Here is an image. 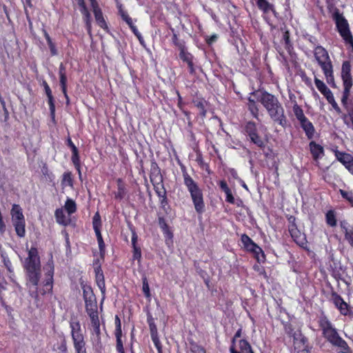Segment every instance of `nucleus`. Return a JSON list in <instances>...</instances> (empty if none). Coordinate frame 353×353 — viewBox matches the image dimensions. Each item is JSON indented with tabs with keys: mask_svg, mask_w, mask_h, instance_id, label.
<instances>
[{
	"mask_svg": "<svg viewBox=\"0 0 353 353\" xmlns=\"http://www.w3.org/2000/svg\"><path fill=\"white\" fill-rule=\"evenodd\" d=\"M26 280L34 289L32 296L35 300H39V296L51 294L53 289L54 263L52 254L46 264L43 266L44 277L40 281L41 276V259L37 247L32 246L28 251V256L23 262Z\"/></svg>",
	"mask_w": 353,
	"mask_h": 353,
	"instance_id": "f257e3e1",
	"label": "nucleus"
},
{
	"mask_svg": "<svg viewBox=\"0 0 353 353\" xmlns=\"http://www.w3.org/2000/svg\"><path fill=\"white\" fill-rule=\"evenodd\" d=\"M260 101L268 110L272 119L285 127L287 124V121L284 116L283 109L277 99L273 94L263 92L261 94Z\"/></svg>",
	"mask_w": 353,
	"mask_h": 353,
	"instance_id": "f03ea898",
	"label": "nucleus"
},
{
	"mask_svg": "<svg viewBox=\"0 0 353 353\" xmlns=\"http://www.w3.org/2000/svg\"><path fill=\"white\" fill-rule=\"evenodd\" d=\"M190 194L195 212L198 215H202L205 212L203 190L196 181L184 185Z\"/></svg>",
	"mask_w": 353,
	"mask_h": 353,
	"instance_id": "7ed1b4c3",
	"label": "nucleus"
},
{
	"mask_svg": "<svg viewBox=\"0 0 353 353\" xmlns=\"http://www.w3.org/2000/svg\"><path fill=\"white\" fill-rule=\"evenodd\" d=\"M319 323L323 330V335L328 341L335 346L346 349V342L339 336L336 330L332 326L331 323L326 317L321 318Z\"/></svg>",
	"mask_w": 353,
	"mask_h": 353,
	"instance_id": "20e7f679",
	"label": "nucleus"
},
{
	"mask_svg": "<svg viewBox=\"0 0 353 353\" xmlns=\"http://www.w3.org/2000/svg\"><path fill=\"white\" fill-rule=\"evenodd\" d=\"M314 55L316 61L324 72L327 83L334 84L332 66L327 51L321 46H318L315 48Z\"/></svg>",
	"mask_w": 353,
	"mask_h": 353,
	"instance_id": "39448f33",
	"label": "nucleus"
},
{
	"mask_svg": "<svg viewBox=\"0 0 353 353\" xmlns=\"http://www.w3.org/2000/svg\"><path fill=\"white\" fill-rule=\"evenodd\" d=\"M12 225L17 236L23 238L26 236V220L23 210L19 204H13L10 211Z\"/></svg>",
	"mask_w": 353,
	"mask_h": 353,
	"instance_id": "423d86ee",
	"label": "nucleus"
},
{
	"mask_svg": "<svg viewBox=\"0 0 353 353\" xmlns=\"http://www.w3.org/2000/svg\"><path fill=\"white\" fill-rule=\"evenodd\" d=\"M241 241L244 250L252 254L253 257L257 261V262L261 263L265 261V255L262 248L254 243L248 234H241Z\"/></svg>",
	"mask_w": 353,
	"mask_h": 353,
	"instance_id": "0eeeda50",
	"label": "nucleus"
},
{
	"mask_svg": "<svg viewBox=\"0 0 353 353\" xmlns=\"http://www.w3.org/2000/svg\"><path fill=\"white\" fill-rule=\"evenodd\" d=\"M243 132L247 138V140L254 144L259 149L264 150L265 143L259 136L256 125L253 121L247 122L243 130Z\"/></svg>",
	"mask_w": 353,
	"mask_h": 353,
	"instance_id": "6e6552de",
	"label": "nucleus"
},
{
	"mask_svg": "<svg viewBox=\"0 0 353 353\" xmlns=\"http://www.w3.org/2000/svg\"><path fill=\"white\" fill-rule=\"evenodd\" d=\"M290 337L293 339L294 353L310 352V347L307 344V339L299 329L294 331L292 330L290 332Z\"/></svg>",
	"mask_w": 353,
	"mask_h": 353,
	"instance_id": "1a4fd4ad",
	"label": "nucleus"
},
{
	"mask_svg": "<svg viewBox=\"0 0 353 353\" xmlns=\"http://www.w3.org/2000/svg\"><path fill=\"white\" fill-rule=\"evenodd\" d=\"M118 12L122 20L126 23L131 31L138 39L139 43L142 46H145V41L141 32L138 30L137 27L134 25V20L130 17L127 11L124 10L121 3L117 4Z\"/></svg>",
	"mask_w": 353,
	"mask_h": 353,
	"instance_id": "9d476101",
	"label": "nucleus"
},
{
	"mask_svg": "<svg viewBox=\"0 0 353 353\" xmlns=\"http://www.w3.org/2000/svg\"><path fill=\"white\" fill-rule=\"evenodd\" d=\"M82 290L86 312L97 310V299L91 286L83 285Z\"/></svg>",
	"mask_w": 353,
	"mask_h": 353,
	"instance_id": "9b49d317",
	"label": "nucleus"
},
{
	"mask_svg": "<svg viewBox=\"0 0 353 353\" xmlns=\"http://www.w3.org/2000/svg\"><path fill=\"white\" fill-rule=\"evenodd\" d=\"M336 26L343 39L353 48V38L350 32L347 21L341 17L336 18Z\"/></svg>",
	"mask_w": 353,
	"mask_h": 353,
	"instance_id": "f8f14e48",
	"label": "nucleus"
},
{
	"mask_svg": "<svg viewBox=\"0 0 353 353\" xmlns=\"http://www.w3.org/2000/svg\"><path fill=\"white\" fill-rule=\"evenodd\" d=\"M147 323L149 326L150 332L152 341L156 347V348L158 350L159 352L161 351V344L159 340V334H158V330L157 325L154 322V319L152 317L151 314H148L147 315Z\"/></svg>",
	"mask_w": 353,
	"mask_h": 353,
	"instance_id": "ddd939ff",
	"label": "nucleus"
},
{
	"mask_svg": "<svg viewBox=\"0 0 353 353\" xmlns=\"http://www.w3.org/2000/svg\"><path fill=\"white\" fill-rule=\"evenodd\" d=\"M283 32V37L281 41V46L275 43V48L278 52L277 58L283 63L285 65H287V56L285 51L287 50V30L281 28Z\"/></svg>",
	"mask_w": 353,
	"mask_h": 353,
	"instance_id": "4468645a",
	"label": "nucleus"
},
{
	"mask_svg": "<svg viewBox=\"0 0 353 353\" xmlns=\"http://www.w3.org/2000/svg\"><path fill=\"white\" fill-rule=\"evenodd\" d=\"M42 86L43 87L45 93L48 97V103L49 105L50 116L53 121L55 119V104L54 97L52 93V90L46 80H43L42 82Z\"/></svg>",
	"mask_w": 353,
	"mask_h": 353,
	"instance_id": "2eb2a0df",
	"label": "nucleus"
},
{
	"mask_svg": "<svg viewBox=\"0 0 353 353\" xmlns=\"http://www.w3.org/2000/svg\"><path fill=\"white\" fill-rule=\"evenodd\" d=\"M72 340L76 353H87L86 341L84 335L72 334Z\"/></svg>",
	"mask_w": 353,
	"mask_h": 353,
	"instance_id": "dca6fc26",
	"label": "nucleus"
},
{
	"mask_svg": "<svg viewBox=\"0 0 353 353\" xmlns=\"http://www.w3.org/2000/svg\"><path fill=\"white\" fill-rule=\"evenodd\" d=\"M132 232V260L140 262L141 259V250L137 245L138 235L134 228H131Z\"/></svg>",
	"mask_w": 353,
	"mask_h": 353,
	"instance_id": "f3484780",
	"label": "nucleus"
},
{
	"mask_svg": "<svg viewBox=\"0 0 353 353\" xmlns=\"http://www.w3.org/2000/svg\"><path fill=\"white\" fill-rule=\"evenodd\" d=\"M192 103L198 109L199 112V116L202 119L206 117L207 110L206 106L208 105L207 101L202 97L196 96L192 99Z\"/></svg>",
	"mask_w": 353,
	"mask_h": 353,
	"instance_id": "a211bd4d",
	"label": "nucleus"
},
{
	"mask_svg": "<svg viewBox=\"0 0 353 353\" xmlns=\"http://www.w3.org/2000/svg\"><path fill=\"white\" fill-rule=\"evenodd\" d=\"M71 161L78 172L79 179H81L82 174H81V158L79 154V151L77 147L75 145L72 147L71 149Z\"/></svg>",
	"mask_w": 353,
	"mask_h": 353,
	"instance_id": "6ab92c4d",
	"label": "nucleus"
},
{
	"mask_svg": "<svg viewBox=\"0 0 353 353\" xmlns=\"http://www.w3.org/2000/svg\"><path fill=\"white\" fill-rule=\"evenodd\" d=\"M163 176L161 174V170L159 165L154 159L151 161L150 170V182L159 181L160 183L163 181Z\"/></svg>",
	"mask_w": 353,
	"mask_h": 353,
	"instance_id": "aec40b11",
	"label": "nucleus"
},
{
	"mask_svg": "<svg viewBox=\"0 0 353 353\" xmlns=\"http://www.w3.org/2000/svg\"><path fill=\"white\" fill-rule=\"evenodd\" d=\"M341 77L343 81L344 86L352 85V79L350 74V64L347 61H345L343 63Z\"/></svg>",
	"mask_w": 353,
	"mask_h": 353,
	"instance_id": "412c9836",
	"label": "nucleus"
},
{
	"mask_svg": "<svg viewBox=\"0 0 353 353\" xmlns=\"http://www.w3.org/2000/svg\"><path fill=\"white\" fill-rule=\"evenodd\" d=\"M92 226L97 236V242L103 241L101 232V219L99 212H97L92 218Z\"/></svg>",
	"mask_w": 353,
	"mask_h": 353,
	"instance_id": "4be33fe9",
	"label": "nucleus"
},
{
	"mask_svg": "<svg viewBox=\"0 0 353 353\" xmlns=\"http://www.w3.org/2000/svg\"><path fill=\"white\" fill-rule=\"evenodd\" d=\"M219 186L221 191H223L225 194V201L230 204H234L235 199L227 182L225 180H221L219 182Z\"/></svg>",
	"mask_w": 353,
	"mask_h": 353,
	"instance_id": "5701e85b",
	"label": "nucleus"
},
{
	"mask_svg": "<svg viewBox=\"0 0 353 353\" xmlns=\"http://www.w3.org/2000/svg\"><path fill=\"white\" fill-rule=\"evenodd\" d=\"M54 217L58 224L68 226L71 223V219L67 218L64 214L63 209L62 208H57L54 212Z\"/></svg>",
	"mask_w": 353,
	"mask_h": 353,
	"instance_id": "b1692460",
	"label": "nucleus"
},
{
	"mask_svg": "<svg viewBox=\"0 0 353 353\" xmlns=\"http://www.w3.org/2000/svg\"><path fill=\"white\" fill-rule=\"evenodd\" d=\"M54 217L58 224L68 226L71 223V219L67 218L64 214L63 209L62 208H57L54 212Z\"/></svg>",
	"mask_w": 353,
	"mask_h": 353,
	"instance_id": "393cba45",
	"label": "nucleus"
},
{
	"mask_svg": "<svg viewBox=\"0 0 353 353\" xmlns=\"http://www.w3.org/2000/svg\"><path fill=\"white\" fill-rule=\"evenodd\" d=\"M116 181L117 185V191L114 192V197L116 200L121 201L123 199L127 192L125 185L123 179L121 178H118Z\"/></svg>",
	"mask_w": 353,
	"mask_h": 353,
	"instance_id": "a878e982",
	"label": "nucleus"
},
{
	"mask_svg": "<svg viewBox=\"0 0 353 353\" xmlns=\"http://www.w3.org/2000/svg\"><path fill=\"white\" fill-rule=\"evenodd\" d=\"M340 225L345 233V239L353 247V228L348 227L347 223L345 221H341Z\"/></svg>",
	"mask_w": 353,
	"mask_h": 353,
	"instance_id": "bb28decb",
	"label": "nucleus"
},
{
	"mask_svg": "<svg viewBox=\"0 0 353 353\" xmlns=\"http://www.w3.org/2000/svg\"><path fill=\"white\" fill-rule=\"evenodd\" d=\"M290 232L292 238L299 245H303L305 243V238L303 234L296 228H291L288 230Z\"/></svg>",
	"mask_w": 353,
	"mask_h": 353,
	"instance_id": "cd10ccee",
	"label": "nucleus"
},
{
	"mask_svg": "<svg viewBox=\"0 0 353 353\" xmlns=\"http://www.w3.org/2000/svg\"><path fill=\"white\" fill-rule=\"evenodd\" d=\"M97 24L105 30H108V24L104 19L101 9L93 12Z\"/></svg>",
	"mask_w": 353,
	"mask_h": 353,
	"instance_id": "c85d7f7f",
	"label": "nucleus"
},
{
	"mask_svg": "<svg viewBox=\"0 0 353 353\" xmlns=\"http://www.w3.org/2000/svg\"><path fill=\"white\" fill-rule=\"evenodd\" d=\"M59 85L63 94L66 100L67 104L69 103L70 99L68 94V78L67 74L59 75Z\"/></svg>",
	"mask_w": 353,
	"mask_h": 353,
	"instance_id": "c756f323",
	"label": "nucleus"
},
{
	"mask_svg": "<svg viewBox=\"0 0 353 353\" xmlns=\"http://www.w3.org/2000/svg\"><path fill=\"white\" fill-rule=\"evenodd\" d=\"M310 148L315 160L318 159L323 154V148L314 141L310 142Z\"/></svg>",
	"mask_w": 353,
	"mask_h": 353,
	"instance_id": "7c9ffc66",
	"label": "nucleus"
},
{
	"mask_svg": "<svg viewBox=\"0 0 353 353\" xmlns=\"http://www.w3.org/2000/svg\"><path fill=\"white\" fill-rule=\"evenodd\" d=\"M61 185L63 187L68 186L71 188L74 187V179L70 171L65 172L62 175Z\"/></svg>",
	"mask_w": 353,
	"mask_h": 353,
	"instance_id": "2f4dec72",
	"label": "nucleus"
},
{
	"mask_svg": "<svg viewBox=\"0 0 353 353\" xmlns=\"http://www.w3.org/2000/svg\"><path fill=\"white\" fill-rule=\"evenodd\" d=\"M158 223L163 233L168 237L172 238V232L170 231L169 226L168 223H166L165 219L163 216H159L158 218Z\"/></svg>",
	"mask_w": 353,
	"mask_h": 353,
	"instance_id": "473e14b6",
	"label": "nucleus"
},
{
	"mask_svg": "<svg viewBox=\"0 0 353 353\" xmlns=\"http://www.w3.org/2000/svg\"><path fill=\"white\" fill-rule=\"evenodd\" d=\"M64 209L69 216L75 213L77 210L76 202L73 199L68 198L65 202Z\"/></svg>",
	"mask_w": 353,
	"mask_h": 353,
	"instance_id": "72a5a7b5",
	"label": "nucleus"
},
{
	"mask_svg": "<svg viewBox=\"0 0 353 353\" xmlns=\"http://www.w3.org/2000/svg\"><path fill=\"white\" fill-rule=\"evenodd\" d=\"M196 161L197 162L198 165L202 170L206 171L209 174H211L210 165L208 163H205L204 161L203 155L201 152H198L196 154Z\"/></svg>",
	"mask_w": 353,
	"mask_h": 353,
	"instance_id": "f704fd0d",
	"label": "nucleus"
},
{
	"mask_svg": "<svg viewBox=\"0 0 353 353\" xmlns=\"http://www.w3.org/2000/svg\"><path fill=\"white\" fill-rule=\"evenodd\" d=\"M335 154H336V157L337 159L340 162H341L345 166V168L348 165V164L353 159V157H351L348 154L342 153V152H336Z\"/></svg>",
	"mask_w": 353,
	"mask_h": 353,
	"instance_id": "c9c22d12",
	"label": "nucleus"
},
{
	"mask_svg": "<svg viewBox=\"0 0 353 353\" xmlns=\"http://www.w3.org/2000/svg\"><path fill=\"white\" fill-rule=\"evenodd\" d=\"M248 108L252 115L258 119L259 108L256 102L250 98L248 99Z\"/></svg>",
	"mask_w": 353,
	"mask_h": 353,
	"instance_id": "e433bc0d",
	"label": "nucleus"
},
{
	"mask_svg": "<svg viewBox=\"0 0 353 353\" xmlns=\"http://www.w3.org/2000/svg\"><path fill=\"white\" fill-rule=\"evenodd\" d=\"M314 82H315V85H316V88H318V90L325 97L327 96L328 94H330L332 92L330 91V90L326 86V85L323 81L319 80V79L315 78Z\"/></svg>",
	"mask_w": 353,
	"mask_h": 353,
	"instance_id": "4c0bfd02",
	"label": "nucleus"
},
{
	"mask_svg": "<svg viewBox=\"0 0 353 353\" xmlns=\"http://www.w3.org/2000/svg\"><path fill=\"white\" fill-rule=\"evenodd\" d=\"M179 50V58L185 63L194 59V56L188 51L186 46L181 48Z\"/></svg>",
	"mask_w": 353,
	"mask_h": 353,
	"instance_id": "58836bf2",
	"label": "nucleus"
},
{
	"mask_svg": "<svg viewBox=\"0 0 353 353\" xmlns=\"http://www.w3.org/2000/svg\"><path fill=\"white\" fill-rule=\"evenodd\" d=\"M70 327L71 329V337L74 335H83L81 332V324L79 321L70 322Z\"/></svg>",
	"mask_w": 353,
	"mask_h": 353,
	"instance_id": "ea45409f",
	"label": "nucleus"
},
{
	"mask_svg": "<svg viewBox=\"0 0 353 353\" xmlns=\"http://www.w3.org/2000/svg\"><path fill=\"white\" fill-rule=\"evenodd\" d=\"M95 280L97 286L101 290V292L103 295L105 294V283L103 274H99V275L95 276Z\"/></svg>",
	"mask_w": 353,
	"mask_h": 353,
	"instance_id": "a19ab883",
	"label": "nucleus"
},
{
	"mask_svg": "<svg viewBox=\"0 0 353 353\" xmlns=\"http://www.w3.org/2000/svg\"><path fill=\"white\" fill-rule=\"evenodd\" d=\"M239 347L241 353H248L252 351L251 345L246 339H241L239 341Z\"/></svg>",
	"mask_w": 353,
	"mask_h": 353,
	"instance_id": "79ce46f5",
	"label": "nucleus"
},
{
	"mask_svg": "<svg viewBox=\"0 0 353 353\" xmlns=\"http://www.w3.org/2000/svg\"><path fill=\"white\" fill-rule=\"evenodd\" d=\"M190 351L193 353H206L205 349L194 341H189Z\"/></svg>",
	"mask_w": 353,
	"mask_h": 353,
	"instance_id": "37998d69",
	"label": "nucleus"
},
{
	"mask_svg": "<svg viewBox=\"0 0 353 353\" xmlns=\"http://www.w3.org/2000/svg\"><path fill=\"white\" fill-rule=\"evenodd\" d=\"M171 31L173 32L172 37V43L178 48V49H181V48H183L185 46V43L183 40H179L178 37V34L174 32V28H171Z\"/></svg>",
	"mask_w": 353,
	"mask_h": 353,
	"instance_id": "c03bdc74",
	"label": "nucleus"
},
{
	"mask_svg": "<svg viewBox=\"0 0 353 353\" xmlns=\"http://www.w3.org/2000/svg\"><path fill=\"white\" fill-rule=\"evenodd\" d=\"M88 315L90 318L91 325L92 327L100 326V321L99 319L98 311H92L90 312H87Z\"/></svg>",
	"mask_w": 353,
	"mask_h": 353,
	"instance_id": "a18cd8bd",
	"label": "nucleus"
},
{
	"mask_svg": "<svg viewBox=\"0 0 353 353\" xmlns=\"http://www.w3.org/2000/svg\"><path fill=\"white\" fill-rule=\"evenodd\" d=\"M256 3L258 8L264 12L272 10V5L267 0H256Z\"/></svg>",
	"mask_w": 353,
	"mask_h": 353,
	"instance_id": "49530a36",
	"label": "nucleus"
},
{
	"mask_svg": "<svg viewBox=\"0 0 353 353\" xmlns=\"http://www.w3.org/2000/svg\"><path fill=\"white\" fill-rule=\"evenodd\" d=\"M179 165L182 172L183 184L185 185L192 181H194L193 178L188 174L186 167L181 163H179Z\"/></svg>",
	"mask_w": 353,
	"mask_h": 353,
	"instance_id": "de8ad7c7",
	"label": "nucleus"
},
{
	"mask_svg": "<svg viewBox=\"0 0 353 353\" xmlns=\"http://www.w3.org/2000/svg\"><path fill=\"white\" fill-rule=\"evenodd\" d=\"M151 183L152 184V185L154 187V190L155 193L157 194V196H159V194H160V193L163 194V192H166V190H165L164 184H163V181H161V183H160V182H159V181H155L154 182H151Z\"/></svg>",
	"mask_w": 353,
	"mask_h": 353,
	"instance_id": "09e8293b",
	"label": "nucleus"
},
{
	"mask_svg": "<svg viewBox=\"0 0 353 353\" xmlns=\"http://www.w3.org/2000/svg\"><path fill=\"white\" fill-rule=\"evenodd\" d=\"M116 337V350L119 352H124L123 343L122 341V332L114 333Z\"/></svg>",
	"mask_w": 353,
	"mask_h": 353,
	"instance_id": "8fccbe9b",
	"label": "nucleus"
},
{
	"mask_svg": "<svg viewBox=\"0 0 353 353\" xmlns=\"http://www.w3.org/2000/svg\"><path fill=\"white\" fill-rule=\"evenodd\" d=\"M326 222L327 223L332 226L334 227L336 225V220L335 218V214L334 211L329 210L326 214Z\"/></svg>",
	"mask_w": 353,
	"mask_h": 353,
	"instance_id": "3c124183",
	"label": "nucleus"
},
{
	"mask_svg": "<svg viewBox=\"0 0 353 353\" xmlns=\"http://www.w3.org/2000/svg\"><path fill=\"white\" fill-rule=\"evenodd\" d=\"M1 256L2 258L3 263L5 265V267L6 268V269L8 270V271L10 272H12V262L10 260V259L8 258V256L6 255V253H3V252H2L1 254Z\"/></svg>",
	"mask_w": 353,
	"mask_h": 353,
	"instance_id": "603ef678",
	"label": "nucleus"
},
{
	"mask_svg": "<svg viewBox=\"0 0 353 353\" xmlns=\"http://www.w3.org/2000/svg\"><path fill=\"white\" fill-rule=\"evenodd\" d=\"M293 112L295 117L299 121H301L305 118L303 110L297 104L294 105Z\"/></svg>",
	"mask_w": 353,
	"mask_h": 353,
	"instance_id": "864d4df0",
	"label": "nucleus"
},
{
	"mask_svg": "<svg viewBox=\"0 0 353 353\" xmlns=\"http://www.w3.org/2000/svg\"><path fill=\"white\" fill-rule=\"evenodd\" d=\"M83 19L88 33L91 35V34H92V23H91L90 13H88V14L83 16Z\"/></svg>",
	"mask_w": 353,
	"mask_h": 353,
	"instance_id": "5fc2aeb1",
	"label": "nucleus"
},
{
	"mask_svg": "<svg viewBox=\"0 0 353 353\" xmlns=\"http://www.w3.org/2000/svg\"><path fill=\"white\" fill-rule=\"evenodd\" d=\"M332 300L335 305V306L339 309V307L341 305H345V301L341 299L340 296L336 294V293H333L332 294Z\"/></svg>",
	"mask_w": 353,
	"mask_h": 353,
	"instance_id": "6e6d98bb",
	"label": "nucleus"
},
{
	"mask_svg": "<svg viewBox=\"0 0 353 353\" xmlns=\"http://www.w3.org/2000/svg\"><path fill=\"white\" fill-rule=\"evenodd\" d=\"M303 130L305 131L308 139H312L313 137L314 134V128L311 122L305 126Z\"/></svg>",
	"mask_w": 353,
	"mask_h": 353,
	"instance_id": "4d7b16f0",
	"label": "nucleus"
},
{
	"mask_svg": "<svg viewBox=\"0 0 353 353\" xmlns=\"http://www.w3.org/2000/svg\"><path fill=\"white\" fill-rule=\"evenodd\" d=\"M143 292L146 298H150L151 296L150 287L147 279L145 277L143 279Z\"/></svg>",
	"mask_w": 353,
	"mask_h": 353,
	"instance_id": "13d9d810",
	"label": "nucleus"
},
{
	"mask_svg": "<svg viewBox=\"0 0 353 353\" xmlns=\"http://www.w3.org/2000/svg\"><path fill=\"white\" fill-rule=\"evenodd\" d=\"M325 98L327 99V101L332 105V108L336 111H337L338 112H341V110H340L339 105H337V103H336L332 92L330 94H328L327 96H326Z\"/></svg>",
	"mask_w": 353,
	"mask_h": 353,
	"instance_id": "bf43d9fd",
	"label": "nucleus"
},
{
	"mask_svg": "<svg viewBox=\"0 0 353 353\" xmlns=\"http://www.w3.org/2000/svg\"><path fill=\"white\" fill-rule=\"evenodd\" d=\"M204 39H205V43L208 44V46H210L214 43L217 41V40L219 39V36L216 34H213L211 36H208V35L205 36Z\"/></svg>",
	"mask_w": 353,
	"mask_h": 353,
	"instance_id": "052dcab7",
	"label": "nucleus"
},
{
	"mask_svg": "<svg viewBox=\"0 0 353 353\" xmlns=\"http://www.w3.org/2000/svg\"><path fill=\"white\" fill-rule=\"evenodd\" d=\"M159 203L162 208H165L168 205V200L167 197V192H163V194H159Z\"/></svg>",
	"mask_w": 353,
	"mask_h": 353,
	"instance_id": "680f3d73",
	"label": "nucleus"
},
{
	"mask_svg": "<svg viewBox=\"0 0 353 353\" xmlns=\"http://www.w3.org/2000/svg\"><path fill=\"white\" fill-rule=\"evenodd\" d=\"M352 86H344L343 95L341 99L342 103L345 105L347 104V100L349 97L350 90Z\"/></svg>",
	"mask_w": 353,
	"mask_h": 353,
	"instance_id": "e2e57ef3",
	"label": "nucleus"
},
{
	"mask_svg": "<svg viewBox=\"0 0 353 353\" xmlns=\"http://www.w3.org/2000/svg\"><path fill=\"white\" fill-rule=\"evenodd\" d=\"M340 192L342 196L346 199L353 205V194L343 190H341Z\"/></svg>",
	"mask_w": 353,
	"mask_h": 353,
	"instance_id": "0e129e2a",
	"label": "nucleus"
},
{
	"mask_svg": "<svg viewBox=\"0 0 353 353\" xmlns=\"http://www.w3.org/2000/svg\"><path fill=\"white\" fill-rule=\"evenodd\" d=\"M114 323H115L114 333L122 332L121 323V320L118 315L115 316Z\"/></svg>",
	"mask_w": 353,
	"mask_h": 353,
	"instance_id": "69168bd1",
	"label": "nucleus"
},
{
	"mask_svg": "<svg viewBox=\"0 0 353 353\" xmlns=\"http://www.w3.org/2000/svg\"><path fill=\"white\" fill-rule=\"evenodd\" d=\"M99 253L101 258H103L105 254V245L104 241L98 242Z\"/></svg>",
	"mask_w": 353,
	"mask_h": 353,
	"instance_id": "338daca9",
	"label": "nucleus"
},
{
	"mask_svg": "<svg viewBox=\"0 0 353 353\" xmlns=\"http://www.w3.org/2000/svg\"><path fill=\"white\" fill-rule=\"evenodd\" d=\"M186 63L188 65L190 74H195L196 70H195V67H194V59L190 60Z\"/></svg>",
	"mask_w": 353,
	"mask_h": 353,
	"instance_id": "774afa93",
	"label": "nucleus"
}]
</instances>
